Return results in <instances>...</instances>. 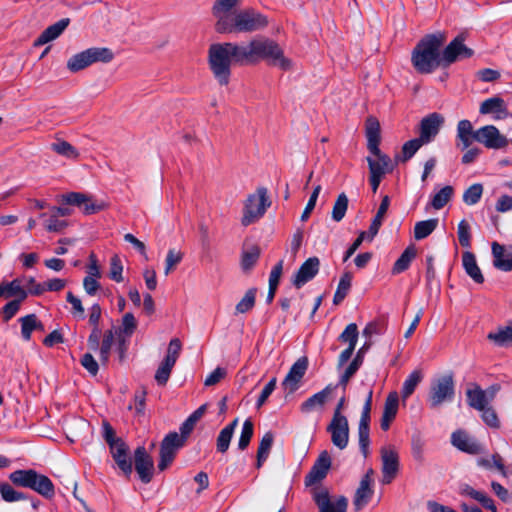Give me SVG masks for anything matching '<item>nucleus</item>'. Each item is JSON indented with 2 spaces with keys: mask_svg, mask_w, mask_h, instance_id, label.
<instances>
[{
  "mask_svg": "<svg viewBox=\"0 0 512 512\" xmlns=\"http://www.w3.org/2000/svg\"><path fill=\"white\" fill-rule=\"evenodd\" d=\"M259 59H269L270 63L282 70L292 67L291 61L284 57L279 45L269 39L252 40L247 45L233 42L214 43L208 50V63L217 82L226 86L231 76V65L256 63Z\"/></svg>",
  "mask_w": 512,
  "mask_h": 512,
  "instance_id": "nucleus-1",
  "label": "nucleus"
},
{
  "mask_svg": "<svg viewBox=\"0 0 512 512\" xmlns=\"http://www.w3.org/2000/svg\"><path fill=\"white\" fill-rule=\"evenodd\" d=\"M445 36L441 33L429 34L423 37L414 47L411 62L420 74H430L438 67H443L441 60V47Z\"/></svg>",
  "mask_w": 512,
  "mask_h": 512,
  "instance_id": "nucleus-2",
  "label": "nucleus"
},
{
  "mask_svg": "<svg viewBox=\"0 0 512 512\" xmlns=\"http://www.w3.org/2000/svg\"><path fill=\"white\" fill-rule=\"evenodd\" d=\"M268 25L265 15L253 8L236 10L222 23H215V30L221 34L253 33Z\"/></svg>",
  "mask_w": 512,
  "mask_h": 512,
  "instance_id": "nucleus-3",
  "label": "nucleus"
},
{
  "mask_svg": "<svg viewBox=\"0 0 512 512\" xmlns=\"http://www.w3.org/2000/svg\"><path fill=\"white\" fill-rule=\"evenodd\" d=\"M270 205L267 189L258 187L255 193L249 194L244 201L241 224L247 227L256 223L264 216Z\"/></svg>",
  "mask_w": 512,
  "mask_h": 512,
  "instance_id": "nucleus-4",
  "label": "nucleus"
},
{
  "mask_svg": "<svg viewBox=\"0 0 512 512\" xmlns=\"http://www.w3.org/2000/svg\"><path fill=\"white\" fill-rule=\"evenodd\" d=\"M114 53L106 47H91L74 54L67 61V69L76 73L94 63H109L113 60Z\"/></svg>",
  "mask_w": 512,
  "mask_h": 512,
  "instance_id": "nucleus-5",
  "label": "nucleus"
},
{
  "mask_svg": "<svg viewBox=\"0 0 512 512\" xmlns=\"http://www.w3.org/2000/svg\"><path fill=\"white\" fill-rule=\"evenodd\" d=\"M455 395V384L452 374L443 375L431 382L428 404L431 409H437L445 402L453 400Z\"/></svg>",
  "mask_w": 512,
  "mask_h": 512,
  "instance_id": "nucleus-6",
  "label": "nucleus"
},
{
  "mask_svg": "<svg viewBox=\"0 0 512 512\" xmlns=\"http://www.w3.org/2000/svg\"><path fill=\"white\" fill-rule=\"evenodd\" d=\"M184 445L183 437H179L177 432L168 433L160 444L158 469L160 471L167 469L174 461L177 451Z\"/></svg>",
  "mask_w": 512,
  "mask_h": 512,
  "instance_id": "nucleus-7",
  "label": "nucleus"
},
{
  "mask_svg": "<svg viewBox=\"0 0 512 512\" xmlns=\"http://www.w3.org/2000/svg\"><path fill=\"white\" fill-rule=\"evenodd\" d=\"M313 500L319 512H346L348 500L345 496H338L334 500L326 488H315L312 491Z\"/></svg>",
  "mask_w": 512,
  "mask_h": 512,
  "instance_id": "nucleus-8",
  "label": "nucleus"
},
{
  "mask_svg": "<svg viewBox=\"0 0 512 512\" xmlns=\"http://www.w3.org/2000/svg\"><path fill=\"white\" fill-rule=\"evenodd\" d=\"M476 142L487 149L500 150L508 146V138L494 125H485L476 130Z\"/></svg>",
  "mask_w": 512,
  "mask_h": 512,
  "instance_id": "nucleus-9",
  "label": "nucleus"
},
{
  "mask_svg": "<svg viewBox=\"0 0 512 512\" xmlns=\"http://www.w3.org/2000/svg\"><path fill=\"white\" fill-rule=\"evenodd\" d=\"M373 390L368 391L365 403L362 408L361 417L358 426L359 447L366 456L370 444V413L372 409Z\"/></svg>",
  "mask_w": 512,
  "mask_h": 512,
  "instance_id": "nucleus-10",
  "label": "nucleus"
},
{
  "mask_svg": "<svg viewBox=\"0 0 512 512\" xmlns=\"http://www.w3.org/2000/svg\"><path fill=\"white\" fill-rule=\"evenodd\" d=\"M473 55V50L463 43V39L458 36L452 40L441 53V60L443 67H448L452 63L470 58Z\"/></svg>",
  "mask_w": 512,
  "mask_h": 512,
  "instance_id": "nucleus-11",
  "label": "nucleus"
},
{
  "mask_svg": "<svg viewBox=\"0 0 512 512\" xmlns=\"http://www.w3.org/2000/svg\"><path fill=\"white\" fill-rule=\"evenodd\" d=\"M331 464L332 461L329 452L326 450L322 451L305 476V485L312 486L322 481L326 477Z\"/></svg>",
  "mask_w": 512,
  "mask_h": 512,
  "instance_id": "nucleus-12",
  "label": "nucleus"
},
{
  "mask_svg": "<svg viewBox=\"0 0 512 512\" xmlns=\"http://www.w3.org/2000/svg\"><path fill=\"white\" fill-rule=\"evenodd\" d=\"M382 459V483L389 484L395 478L399 469V457L394 447L388 446L381 449Z\"/></svg>",
  "mask_w": 512,
  "mask_h": 512,
  "instance_id": "nucleus-13",
  "label": "nucleus"
},
{
  "mask_svg": "<svg viewBox=\"0 0 512 512\" xmlns=\"http://www.w3.org/2000/svg\"><path fill=\"white\" fill-rule=\"evenodd\" d=\"M444 123V117L437 113H431L424 117L420 122L419 127V138L425 144L430 143L438 135L442 125Z\"/></svg>",
  "mask_w": 512,
  "mask_h": 512,
  "instance_id": "nucleus-14",
  "label": "nucleus"
},
{
  "mask_svg": "<svg viewBox=\"0 0 512 512\" xmlns=\"http://www.w3.org/2000/svg\"><path fill=\"white\" fill-rule=\"evenodd\" d=\"M135 470L143 483H149L153 477L154 462L145 447H137L134 451Z\"/></svg>",
  "mask_w": 512,
  "mask_h": 512,
  "instance_id": "nucleus-15",
  "label": "nucleus"
},
{
  "mask_svg": "<svg viewBox=\"0 0 512 512\" xmlns=\"http://www.w3.org/2000/svg\"><path fill=\"white\" fill-rule=\"evenodd\" d=\"M373 470L370 469L361 479L359 486L353 498V506L356 511L362 510L372 499L373 490Z\"/></svg>",
  "mask_w": 512,
  "mask_h": 512,
  "instance_id": "nucleus-16",
  "label": "nucleus"
},
{
  "mask_svg": "<svg viewBox=\"0 0 512 512\" xmlns=\"http://www.w3.org/2000/svg\"><path fill=\"white\" fill-rule=\"evenodd\" d=\"M498 389V387L492 386L488 391H484L479 385L475 384L473 388L466 391L468 405L475 410H483L489 405Z\"/></svg>",
  "mask_w": 512,
  "mask_h": 512,
  "instance_id": "nucleus-17",
  "label": "nucleus"
},
{
  "mask_svg": "<svg viewBox=\"0 0 512 512\" xmlns=\"http://www.w3.org/2000/svg\"><path fill=\"white\" fill-rule=\"evenodd\" d=\"M62 201L68 205L81 208L82 211L87 215L94 214L104 208L102 204L93 202L90 196L80 192H70L64 194L62 195Z\"/></svg>",
  "mask_w": 512,
  "mask_h": 512,
  "instance_id": "nucleus-18",
  "label": "nucleus"
},
{
  "mask_svg": "<svg viewBox=\"0 0 512 512\" xmlns=\"http://www.w3.org/2000/svg\"><path fill=\"white\" fill-rule=\"evenodd\" d=\"M479 113L482 115H492L495 120H502L510 115L507 104L500 96H493L484 100L480 104Z\"/></svg>",
  "mask_w": 512,
  "mask_h": 512,
  "instance_id": "nucleus-19",
  "label": "nucleus"
},
{
  "mask_svg": "<svg viewBox=\"0 0 512 512\" xmlns=\"http://www.w3.org/2000/svg\"><path fill=\"white\" fill-rule=\"evenodd\" d=\"M327 431L331 434V441L337 448L343 450L347 447L349 441L348 420L332 419Z\"/></svg>",
  "mask_w": 512,
  "mask_h": 512,
  "instance_id": "nucleus-20",
  "label": "nucleus"
},
{
  "mask_svg": "<svg viewBox=\"0 0 512 512\" xmlns=\"http://www.w3.org/2000/svg\"><path fill=\"white\" fill-rule=\"evenodd\" d=\"M320 261L317 257L308 258L298 269L293 278V285L296 288H301L307 282L312 280L318 273Z\"/></svg>",
  "mask_w": 512,
  "mask_h": 512,
  "instance_id": "nucleus-21",
  "label": "nucleus"
},
{
  "mask_svg": "<svg viewBox=\"0 0 512 512\" xmlns=\"http://www.w3.org/2000/svg\"><path fill=\"white\" fill-rule=\"evenodd\" d=\"M451 442L453 446L459 450L471 455H477L483 452L482 446L462 430L452 433Z\"/></svg>",
  "mask_w": 512,
  "mask_h": 512,
  "instance_id": "nucleus-22",
  "label": "nucleus"
},
{
  "mask_svg": "<svg viewBox=\"0 0 512 512\" xmlns=\"http://www.w3.org/2000/svg\"><path fill=\"white\" fill-rule=\"evenodd\" d=\"M128 446L124 441L111 444L110 453L118 468L127 476L132 473V462L128 454Z\"/></svg>",
  "mask_w": 512,
  "mask_h": 512,
  "instance_id": "nucleus-23",
  "label": "nucleus"
},
{
  "mask_svg": "<svg viewBox=\"0 0 512 512\" xmlns=\"http://www.w3.org/2000/svg\"><path fill=\"white\" fill-rule=\"evenodd\" d=\"M308 368V360L306 357L299 358L290 368L286 375L283 385L291 392L298 389V384L306 373Z\"/></svg>",
  "mask_w": 512,
  "mask_h": 512,
  "instance_id": "nucleus-24",
  "label": "nucleus"
},
{
  "mask_svg": "<svg viewBox=\"0 0 512 512\" xmlns=\"http://www.w3.org/2000/svg\"><path fill=\"white\" fill-rule=\"evenodd\" d=\"M456 139L457 147L461 150L468 149L476 141V130L473 129V125L469 120L463 119L458 122Z\"/></svg>",
  "mask_w": 512,
  "mask_h": 512,
  "instance_id": "nucleus-25",
  "label": "nucleus"
},
{
  "mask_svg": "<svg viewBox=\"0 0 512 512\" xmlns=\"http://www.w3.org/2000/svg\"><path fill=\"white\" fill-rule=\"evenodd\" d=\"M399 407V396L397 392H390L386 397L384 409L380 421L381 429L387 431L395 419Z\"/></svg>",
  "mask_w": 512,
  "mask_h": 512,
  "instance_id": "nucleus-26",
  "label": "nucleus"
},
{
  "mask_svg": "<svg viewBox=\"0 0 512 512\" xmlns=\"http://www.w3.org/2000/svg\"><path fill=\"white\" fill-rule=\"evenodd\" d=\"M70 24L69 18H63L48 26L35 40V46H41L57 39Z\"/></svg>",
  "mask_w": 512,
  "mask_h": 512,
  "instance_id": "nucleus-27",
  "label": "nucleus"
},
{
  "mask_svg": "<svg viewBox=\"0 0 512 512\" xmlns=\"http://www.w3.org/2000/svg\"><path fill=\"white\" fill-rule=\"evenodd\" d=\"M367 148L371 154H380V124L375 117L366 120Z\"/></svg>",
  "mask_w": 512,
  "mask_h": 512,
  "instance_id": "nucleus-28",
  "label": "nucleus"
},
{
  "mask_svg": "<svg viewBox=\"0 0 512 512\" xmlns=\"http://www.w3.org/2000/svg\"><path fill=\"white\" fill-rule=\"evenodd\" d=\"M29 489L47 499H51L55 494L53 482L46 475L40 474L37 471L31 480Z\"/></svg>",
  "mask_w": 512,
  "mask_h": 512,
  "instance_id": "nucleus-29",
  "label": "nucleus"
},
{
  "mask_svg": "<svg viewBox=\"0 0 512 512\" xmlns=\"http://www.w3.org/2000/svg\"><path fill=\"white\" fill-rule=\"evenodd\" d=\"M336 387L337 386H333L332 384H329L323 390L315 393L314 395H312L311 397L306 399L301 404V407H300L301 411L302 412H311L318 407H322L326 403L328 397L336 389Z\"/></svg>",
  "mask_w": 512,
  "mask_h": 512,
  "instance_id": "nucleus-30",
  "label": "nucleus"
},
{
  "mask_svg": "<svg viewBox=\"0 0 512 512\" xmlns=\"http://www.w3.org/2000/svg\"><path fill=\"white\" fill-rule=\"evenodd\" d=\"M491 248L494 267L505 272L512 271V254L505 255V247L498 242H493Z\"/></svg>",
  "mask_w": 512,
  "mask_h": 512,
  "instance_id": "nucleus-31",
  "label": "nucleus"
},
{
  "mask_svg": "<svg viewBox=\"0 0 512 512\" xmlns=\"http://www.w3.org/2000/svg\"><path fill=\"white\" fill-rule=\"evenodd\" d=\"M21 325V337L24 341H30L33 331H44L43 323L38 319L37 315L32 313L18 319Z\"/></svg>",
  "mask_w": 512,
  "mask_h": 512,
  "instance_id": "nucleus-32",
  "label": "nucleus"
},
{
  "mask_svg": "<svg viewBox=\"0 0 512 512\" xmlns=\"http://www.w3.org/2000/svg\"><path fill=\"white\" fill-rule=\"evenodd\" d=\"M242 0H215L212 6V15L215 17V23H222V21L227 19L232 13H234V8H236Z\"/></svg>",
  "mask_w": 512,
  "mask_h": 512,
  "instance_id": "nucleus-33",
  "label": "nucleus"
},
{
  "mask_svg": "<svg viewBox=\"0 0 512 512\" xmlns=\"http://www.w3.org/2000/svg\"><path fill=\"white\" fill-rule=\"evenodd\" d=\"M372 155L375 158L367 157L370 174L384 176L386 173L390 172L393 169L391 159L389 156L383 154L381 151L380 154Z\"/></svg>",
  "mask_w": 512,
  "mask_h": 512,
  "instance_id": "nucleus-34",
  "label": "nucleus"
},
{
  "mask_svg": "<svg viewBox=\"0 0 512 512\" xmlns=\"http://www.w3.org/2000/svg\"><path fill=\"white\" fill-rule=\"evenodd\" d=\"M462 264L465 272L473 279L474 282L477 284H482L484 282V276L477 264L476 257L472 252H463Z\"/></svg>",
  "mask_w": 512,
  "mask_h": 512,
  "instance_id": "nucleus-35",
  "label": "nucleus"
},
{
  "mask_svg": "<svg viewBox=\"0 0 512 512\" xmlns=\"http://www.w3.org/2000/svg\"><path fill=\"white\" fill-rule=\"evenodd\" d=\"M487 339L500 347L512 346V322L508 325L499 327L495 332H490Z\"/></svg>",
  "mask_w": 512,
  "mask_h": 512,
  "instance_id": "nucleus-36",
  "label": "nucleus"
},
{
  "mask_svg": "<svg viewBox=\"0 0 512 512\" xmlns=\"http://www.w3.org/2000/svg\"><path fill=\"white\" fill-rule=\"evenodd\" d=\"M237 424L238 419H235L220 431L216 441L218 452L225 453L228 450Z\"/></svg>",
  "mask_w": 512,
  "mask_h": 512,
  "instance_id": "nucleus-37",
  "label": "nucleus"
},
{
  "mask_svg": "<svg viewBox=\"0 0 512 512\" xmlns=\"http://www.w3.org/2000/svg\"><path fill=\"white\" fill-rule=\"evenodd\" d=\"M389 205H390V198H389V196L385 195L382 198V201L380 203L378 211H377L376 215L374 216V218L370 224V227H369V234H370L371 239L374 238V236L378 233V231L382 225L384 216L389 208Z\"/></svg>",
  "mask_w": 512,
  "mask_h": 512,
  "instance_id": "nucleus-38",
  "label": "nucleus"
},
{
  "mask_svg": "<svg viewBox=\"0 0 512 512\" xmlns=\"http://www.w3.org/2000/svg\"><path fill=\"white\" fill-rule=\"evenodd\" d=\"M51 149L58 155L71 160H77L80 156L79 151L72 144L62 139L53 142Z\"/></svg>",
  "mask_w": 512,
  "mask_h": 512,
  "instance_id": "nucleus-39",
  "label": "nucleus"
},
{
  "mask_svg": "<svg viewBox=\"0 0 512 512\" xmlns=\"http://www.w3.org/2000/svg\"><path fill=\"white\" fill-rule=\"evenodd\" d=\"M274 436L271 432H267L263 435L257 451V462L256 467L259 469L269 456L271 447L273 445Z\"/></svg>",
  "mask_w": 512,
  "mask_h": 512,
  "instance_id": "nucleus-40",
  "label": "nucleus"
},
{
  "mask_svg": "<svg viewBox=\"0 0 512 512\" xmlns=\"http://www.w3.org/2000/svg\"><path fill=\"white\" fill-rule=\"evenodd\" d=\"M34 469H20L9 475V480L17 487L29 488L31 480L35 475Z\"/></svg>",
  "mask_w": 512,
  "mask_h": 512,
  "instance_id": "nucleus-41",
  "label": "nucleus"
},
{
  "mask_svg": "<svg viewBox=\"0 0 512 512\" xmlns=\"http://www.w3.org/2000/svg\"><path fill=\"white\" fill-rule=\"evenodd\" d=\"M416 251L415 248L410 246L407 247L404 252L400 255V257L396 260V262L393 265L392 273L393 274H400L404 271H406L411 261L415 258Z\"/></svg>",
  "mask_w": 512,
  "mask_h": 512,
  "instance_id": "nucleus-42",
  "label": "nucleus"
},
{
  "mask_svg": "<svg viewBox=\"0 0 512 512\" xmlns=\"http://www.w3.org/2000/svg\"><path fill=\"white\" fill-rule=\"evenodd\" d=\"M114 334L112 329L105 331L102 342L99 345V358L103 365H106L109 361L110 351L114 343Z\"/></svg>",
  "mask_w": 512,
  "mask_h": 512,
  "instance_id": "nucleus-43",
  "label": "nucleus"
},
{
  "mask_svg": "<svg viewBox=\"0 0 512 512\" xmlns=\"http://www.w3.org/2000/svg\"><path fill=\"white\" fill-rule=\"evenodd\" d=\"M437 225L438 219L436 218L417 222L414 227V238L422 240L428 237L437 228Z\"/></svg>",
  "mask_w": 512,
  "mask_h": 512,
  "instance_id": "nucleus-44",
  "label": "nucleus"
},
{
  "mask_svg": "<svg viewBox=\"0 0 512 512\" xmlns=\"http://www.w3.org/2000/svg\"><path fill=\"white\" fill-rule=\"evenodd\" d=\"M425 145L424 142L418 137L405 142L402 146L401 156L397 157V161L407 162L410 160L417 151Z\"/></svg>",
  "mask_w": 512,
  "mask_h": 512,
  "instance_id": "nucleus-45",
  "label": "nucleus"
},
{
  "mask_svg": "<svg viewBox=\"0 0 512 512\" xmlns=\"http://www.w3.org/2000/svg\"><path fill=\"white\" fill-rule=\"evenodd\" d=\"M422 380V374L420 371L415 370L409 374L403 383L401 395L404 400L408 399L415 391L416 387Z\"/></svg>",
  "mask_w": 512,
  "mask_h": 512,
  "instance_id": "nucleus-46",
  "label": "nucleus"
},
{
  "mask_svg": "<svg viewBox=\"0 0 512 512\" xmlns=\"http://www.w3.org/2000/svg\"><path fill=\"white\" fill-rule=\"evenodd\" d=\"M0 495L6 502H16L28 499V496L25 493L15 490L6 482H0Z\"/></svg>",
  "mask_w": 512,
  "mask_h": 512,
  "instance_id": "nucleus-47",
  "label": "nucleus"
},
{
  "mask_svg": "<svg viewBox=\"0 0 512 512\" xmlns=\"http://www.w3.org/2000/svg\"><path fill=\"white\" fill-rule=\"evenodd\" d=\"M453 187L450 185L441 188L431 199V205L434 209H442L451 199L453 195Z\"/></svg>",
  "mask_w": 512,
  "mask_h": 512,
  "instance_id": "nucleus-48",
  "label": "nucleus"
},
{
  "mask_svg": "<svg viewBox=\"0 0 512 512\" xmlns=\"http://www.w3.org/2000/svg\"><path fill=\"white\" fill-rule=\"evenodd\" d=\"M256 292V288H250L246 291L244 297L237 303L235 307L236 313L244 314L254 307Z\"/></svg>",
  "mask_w": 512,
  "mask_h": 512,
  "instance_id": "nucleus-49",
  "label": "nucleus"
},
{
  "mask_svg": "<svg viewBox=\"0 0 512 512\" xmlns=\"http://www.w3.org/2000/svg\"><path fill=\"white\" fill-rule=\"evenodd\" d=\"M483 194V185L480 183H475L468 187L463 193V202L467 205H475L477 204Z\"/></svg>",
  "mask_w": 512,
  "mask_h": 512,
  "instance_id": "nucleus-50",
  "label": "nucleus"
},
{
  "mask_svg": "<svg viewBox=\"0 0 512 512\" xmlns=\"http://www.w3.org/2000/svg\"><path fill=\"white\" fill-rule=\"evenodd\" d=\"M347 208H348V198L345 193H341L337 197V199L334 203V206L332 209V219L335 222H340L344 218Z\"/></svg>",
  "mask_w": 512,
  "mask_h": 512,
  "instance_id": "nucleus-51",
  "label": "nucleus"
},
{
  "mask_svg": "<svg viewBox=\"0 0 512 512\" xmlns=\"http://www.w3.org/2000/svg\"><path fill=\"white\" fill-rule=\"evenodd\" d=\"M358 327L355 323H350L339 335L338 340L342 343H348V346L356 347L358 341Z\"/></svg>",
  "mask_w": 512,
  "mask_h": 512,
  "instance_id": "nucleus-52",
  "label": "nucleus"
},
{
  "mask_svg": "<svg viewBox=\"0 0 512 512\" xmlns=\"http://www.w3.org/2000/svg\"><path fill=\"white\" fill-rule=\"evenodd\" d=\"M253 432H254L253 422L250 419L245 420L243 423L241 435H240V438L238 441V448L240 450H245L248 447V445L251 441V438L253 436Z\"/></svg>",
  "mask_w": 512,
  "mask_h": 512,
  "instance_id": "nucleus-53",
  "label": "nucleus"
},
{
  "mask_svg": "<svg viewBox=\"0 0 512 512\" xmlns=\"http://www.w3.org/2000/svg\"><path fill=\"white\" fill-rule=\"evenodd\" d=\"M457 234L460 245L469 248L471 246V227L465 219L459 222Z\"/></svg>",
  "mask_w": 512,
  "mask_h": 512,
  "instance_id": "nucleus-54",
  "label": "nucleus"
},
{
  "mask_svg": "<svg viewBox=\"0 0 512 512\" xmlns=\"http://www.w3.org/2000/svg\"><path fill=\"white\" fill-rule=\"evenodd\" d=\"M21 283V278H15L12 281H2L0 283V298L8 299L14 297Z\"/></svg>",
  "mask_w": 512,
  "mask_h": 512,
  "instance_id": "nucleus-55",
  "label": "nucleus"
},
{
  "mask_svg": "<svg viewBox=\"0 0 512 512\" xmlns=\"http://www.w3.org/2000/svg\"><path fill=\"white\" fill-rule=\"evenodd\" d=\"M137 328V321L132 313L124 314L119 332L124 336L130 337Z\"/></svg>",
  "mask_w": 512,
  "mask_h": 512,
  "instance_id": "nucleus-56",
  "label": "nucleus"
},
{
  "mask_svg": "<svg viewBox=\"0 0 512 512\" xmlns=\"http://www.w3.org/2000/svg\"><path fill=\"white\" fill-rule=\"evenodd\" d=\"M122 272H123V265H122L121 259L117 254H115L110 259L109 277L113 281L122 282L123 281Z\"/></svg>",
  "mask_w": 512,
  "mask_h": 512,
  "instance_id": "nucleus-57",
  "label": "nucleus"
},
{
  "mask_svg": "<svg viewBox=\"0 0 512 512\" xmlns=\"http://www.w3.org/2000/svg\"><path fill=\"white\" fill-rule=\"evenodd\" d=\"M260 256V251L257 247L251 248L249 251L243 253L241 266L244 271H249L257 262Z\"/></svg>",
  "mask_w": 512,
  "mask_h": 512,
  "instance_id": "nucleus-58",
  "label": "nucleus"
},
{
  "mask_svg": "<svg viewBox=\"0 0 512 512\" xmlns=\"http://www.w3.org/2000/svg\"><path fill=\"white\" fill-rule=\"evenodd\" d=\"M181 347H182V345L178 338L172 339L169 343V346L167 349V354L164 358V361H166L167 363H170L172 365H175V363L180 355Z\"/></svg>",
  "mask_w": 512,
  "mask_h": 512,
  "instance_id": "nucleus-59",
  "label": "nucleus"
},
{
  "mask_svg": "<svg viewBox=\"0 0 512 512\" xmlns=\"http://www.w3.org/2000/svg\"><path fill=\"white\" fill-rule=\"evenodd\" d=\"M183 254L175 249H170L165 259V275H168L182 261Z\"/></svg>",
  "mask_w": 512,
  "mask_h": 512,
  "instance_id": "nucleus-60",
  "label": "nucleus"
},
{
  "mask_svg": "<svg viewBox=\"0 0 512 512\" xmlns=\"http://www.w3.org/2000/svg\"><path fill=\"white\" fill-rule=\"evenodd\" d=\"M173 367L174 365L167 363L164 360L161 362L155 373V380L159 385H165L167 383Z\"/></svg>",
  "mask_w": 512,
  "mask_h": 512,
  "instance_id": "nucleus-61",
  "label": "nucleus"
},
{
  "mask_svg": "<svg viewBox=\"0 0 512 512\" xmlns=\"http://www.w3.org/2000/svg\"><path fill=\"white\" fill-rule=\"evenodd\" d=\"M18 301H9L0 309V316L3 322H9L20 310Z\"/></svg>",
  "mask_w": 512,
  "mask_h": 512,
  "instance_id": "nucleus-62",
  "label": "nucleus"
},
{
  "mask_svg": "<svg viewBox=\"0 0 512 512\" xmlns=\"http://www.w3.org/2000/svg\"><path fill=\"white\" fill-rule=\"evenodd\" d=\"M482 412V419L483 421L492 428H499L500 422L498 419V416L495 412V410L491 406L485 407L483 410H480Z\"/></svg>",
  "mask_w": 512,
  "mask_h": 512,
  "instance_id": "nucleus-63",
  "label": "nucleus"
},
{
  "mask_svg": "<svg viewBox=\"0 0 512 512\" xmlns=\"http://www.w3.org/2000/svg\"><path fill=\"white\" fill-rule=\"evenodd\" d=\"M67 222L65 220H60L57 215L51 214L49 218L45 222V228L49 232H60L66 226Z\"/></svg>",
  "mask_w": 512,
  "mask_h": 512,
  "instance_id": "nucleus-64",
  "label": "nucleus"
}]
</instances>
